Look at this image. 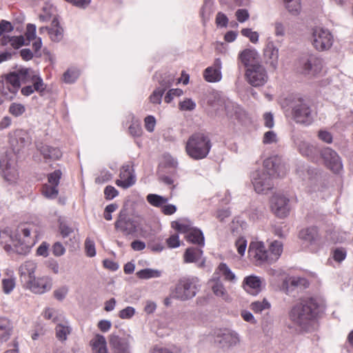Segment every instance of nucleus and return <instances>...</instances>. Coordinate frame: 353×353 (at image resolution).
Returning a JSON list of instances; mask_svg holds the SVG:
<instances>
[{
  "label": "nucleus",
  "instance_id": "nucleus-13",
  "mask_svg": "<svg viewBox=\"0 0 353 353\" xmlns=\"http://www.w3.org/2000/svg\"><path fill=\"white\" fill-rule=\"evenodd\" d=\"M248 255L256 265L269 264L268 252L261 241H252L248 248Z\"/></svg>",
  "mask_w": 353,
  "mask_h": 353
},
{
  "label": "nucleus",
  "instance_id": "nucleus-24",
  "mask_svg": "<svg viewBox=\"0 0 353 353\" xmlns=\"http://www.w3.org/2000/svg\"><path fill=\"white\" fill-rule=\"evenodd\" d=\"M264 57L268 63L276 69L278 65L279 49L272 41H269L264 49Z\"/></svg>",
  "mask_w": 353,
  "mask_h": 353
},
{
  "label": "nucleus",
  "instance_id": "nucleus-11",
  "mask_svg": "<svg viewBox=\"0 0 353 353\" xmlns=\"http://www.w3.org/2000/svg\"><path fill=\"white\" fill-rule=\"evenodd\" d=\"M21 84L32 83L38 92L46 90V85L38 71L30 68H22L18 70Z\"/></svg>",
  "mask_w": 353,
  "mask_h": 353
},
{
  "label": "nucleus",
  "instance_id": "nucleus-27",
  "mask_svg": "<svg viewBox=\"0 0 353 353\" xmlns=\"http://www.w3.org/2000/svg\"><path fill=\"white\" fill-rule=\"evenodd\" d=\"M14 232L9 228L0 231V243L4 244V249L8 252H14Z\"/></svg>",
  "mask_w": 353,
  "mask_h": 353
},
{
  "label": "nucleus",
  "instance_id": "nucleus-60",
  "mask_svg": "<svg viewBox=\"0 0 353 353\" xmlns=\"http://www.w3.org/2000/svg\"><path fill=\"white\" fill-rule=\"evenodd\" d=\"M135 314V309L133 307L128 306L119 312V316L122 319L132 318Z\"/></svg>",
  "mask_w": 353,
  "mask_h": 353
},
{
  "label": "nucleus",
  "instance_id": "nucleus-64",
  "mask_svg": "<svg viewBox=\"0 0 353 353\" xmlns=\"http://www.w3.org/2000/svg\"><path fill=\"white\" fill-rule=\"evenodd\" d=\"M104 194L107 200H112L119 194V192L114 187L108 185L104 190Z\"/></svg>",
  "mask_w": 353,
  "mask_h": 353
},
{
  "label": "nucleus",
  "instance_id": "nucleus-31",
  "mask_svg": "<svg viewBox=\"0 0 353 353\" xmlns=\"http://www.w3.org/2000/svg\"><path fill=\"white\" fill-rule=\"evenodd\" d=\"M268 257L269 264L276 262L283 252V243L280 241H274L269 245Z\"/></svg>",
  "mask_w": 353,
  "mask_h": 353
},
{
  "label": "nucleus",
  "instance_id": "nucleus-54",
  "mask_svg": "<svg viewBox=\"0 0 353 353\" xmlns=\"http://www.w3.org/2000/svg\"><path fill=\"white\" fill-rule=\"evenodd\" d=\"M61 175L62 172L60 170H57L49 174L48 177L49 184L58 186Z\"/></svg>",
  "mask_w": 353,
  "mask_h": 353
},
{
  "label": "nucleus",
  "instance_id": "nucleus-26",
  "mask_svg": "<svg viewBox=\"0 0 353 353\" xmlns=\"http://www.w3.org/2000/svg\"><path fill=\"white\" fill-rule=\"evenodd\" d=\"M243 287L250 294H257L261 291V280L256 276H247L244 279Z\"/></svg>",
  "mask_w": 353,
  "mask_h": 353
},
{
  "label": "nucleus",
  "instance_id": "nucleus-28",
  "mask_svg": "<svg viewBox=\"0 0 353 353\" xmlns=\"http://www.w3.org/2000/svg\"><path fill=\"white\" fill-rule=\"evenodd\" d=\"M110 344L116 353H129V343L126 339L120 338L117 335H111Z\"/></svg>",
  "mask_w": 353,
  "mask_h": 353
},
{
  "label": "nucleus",
  "instance_id": "nucleus-4",
  "mask_svg": "<svg viewBox=\"0 0 353 353\" xmlns=\"http://www.w3.org/2000/svg\"><path fill=\"white\" fill-rule=\"evenodd\" d=\"M200 286V281L197 277H183L177 283L172 296L181 301L190 300L196 295Z\"/></svg>",
  "mask_w": 353,
  "mask_h": 353
},
{
  "label": "nucleus",
  "instance_id": "nucleus-17",
  "mask_svg": "<svg viewBox=\"0 0 353 353\" xmlns=\"http://www.w3.org/2000/svg\"><path fill=\"white\" fill-rule=\"evenodd\" d=\"M290 200L281 194H275L271 199V208L274 214L279 218L286 217L290 210Z\"/></svg>",
  "mask_w": 353,
  "mask_h": 353
},
{
  "label": "nucleus",
  "instance_id": "nucleus-10",
  "mask_svg": "<svg viewBox=\"0 0 353 353\" xmlns=\"http://www.w3.org/2000/svg\"><path fill=\"white\" fill-rule=\"evenodd\" d=\"M240 336L234 330L225 329L219 331L214 338V343L223 350H228L240 343Z\"/></svg>",
  "mask_w": 353,
  "mask_h": 353
},
{
  "label": "nucleus",
  "instance_id": "nucleus-3",
  "mask_svg": "<svg viewBox=\"0 0 353 353\" xmlns=\"http://www.w3.org/2000/svg\"><path fill=\"white\" fill-rule=\"evenodd\" d=\"M212 148V143L208 134L203 132H196L192 134L185 144L187 154L194 160L205 158Z\"/></svg>",
  "mask_w": 353,
  "mask_h": 353
},
{
  "label": "nucleus",
  "instance_id": "nucleus-16",
  "mask_svg": "<svg viewBox=\"0 0 353 353\" xmlns=\"http://www.w3.org/2000/svg\"><path fill=\"white\" fill-rule=\"evenodd\" d=\"M24 287L34 294H42L52 289V279L48 276H35L29 281Z\"/></svg>",
  "mask_w": 353,
  "mask_h": 353
},
{
  "label": "nucleus",
  "instance_id": "nucleus-53",
  "mask_svg": "<svg viewBox=\"0 0 353 353\" xmlns=\"http://www.w3.org/2000/svg\"><path fill=\"white\" fill-rule=\"evenodd\" d=\"M179 109L183 111H192L195 109L196 103L191 99H185L179 104Z\"/></svg>",
  "mask_w": 353,
  "mask_h": 353
},
{
  "label": "nucleus",
  "instance_id": "nucleus-6",
  "mask_svg": "<svg viewBox=\"0 0 353 353\" xmlns=\"http://www.w3.org/2000/svg\"><path fill=\"white\" fill-rule=\"evenodd\" d=\"M1 176L9 183H15L19 174L17 170L16 155L12 150H7L0 155Z\"/></svg>",
  "mask_w": 353,
  "mask_h": 353
},
{
  "label": "nucleus",
  "instance_id": "nucleus-21",
  "mask_svg": "<svg viewBox=\"0 0 353 353\" xmlns=\"http://www.w3.org/2000/svg\"><path fill=\"white\" fill-rule=\"evenodd\" d=\"M37 268V265L33 261H26L19 266V274L23 285L35 277Z\"/></svg>",
  "mask_w": 353,
  "mask_h": 353
},
{
  "label": "nucleus",
  "instance_id": "nucleus-22",
  "mask_svg": "<svg viewBox=\"0 0 353 353\" xmlns=\"http://www.w3.org/2000/svg\"><path fill=\"white\" fill-rule=\"evenodd\" d=\"M208 283L216 296L221 298L225 302H230L232 301V298L218 276H212Z\"/></svg>",
  "mask_w": 353,
  "mask_h": 353
},
{
  "label": "nucleus",
  "instance_id": "nucleus-58",
  "mask_svg": "<svg viewBox=\"0 0 353 353\" xmlns=\"http://www.w3.org/2000/svg\"><path fill=\"white\" fill-rule=\"evenodd\" d=\"M235 246L238 253L241 256H243L247 248V240L243 237L239 238L235 242Z\"/></svg>",
  "mask_w": 353,
  "mask_h": 353
},
{
  "label": "nucleus",
  "instance_id": "nucleus-36",
  "mask_svg": "<svg viewBox=\"0 0 353 353\" xmlns=\"http://www.w3.org/2000/svg\"><path fill=\"white\" fill-rule=\"evenodd\" d=\"M317 172L315 169H311L307 165H300L296 169V174L303 181H309L312 179Z\"/></svg>",
  "mask_w": 353,
  "mask_h": 353
},
{
  "label": "nucleus",
  "instance_id": "nucleus-9",
  "mask_svg": "<svg viewBox=\"0 0 353 353\" xmlns=\"http://www.w3.org/2000/svg\"><path fill=\"white\" fill-rule=\"evenodd\" d=\"M245 78L252 86L260 87L267 83L268 75L265 68L261 63H259L252 65L248 69H246Z\"/></svg>",
  "mask_w": 353,
  "mask_h": 353
},
{
  "label": "nucleus",
  "instance_id": "nucleus-61",
  "mask_svg": "<svg viewBox=\"0 0 353 353\" xmlns=\"http://www.w3.org/2000/svg\"><path fill=\"white\" fill-rule=\"evenodd\" d=\"M332 257L334 261L337 262H341L346 257V251L344 248H336L332 253Z\"/></svg>",
  "mask_w": 353,
  "mask_h": 353
},
{
  "label": "nucleus",
  "instance_id": "nucleus-39",
  "mask_svg": "<svg viewBox=\"0 0 353 353\" xmlns=\"http://www.w3.org/2000/svg\"><path fill=\"white\" fill-rule=\"evenodd\" d=\"M174 81V76L172 74L165 73L159 77V86L157 88L163 90V92L170 88Z\"/></svg>",
  "mask_w": 353,
  "mask_h": 353
},
{
  "label": "nucleus",
  "instance_id": "nucleus-30",
  "mask_svg": "<svg viewBox=\"0 0 353 353\" xmlns=\"http://www.w3.org/2000/svg\"><path fill=\"white\" fill-rule=\"evenodd\" d=\"M37 149L40 151L43 158L47 160H58L62 156L61 150L57 148H52L49 145H37Z\"/></svg>",
  "mask_w": 353,
  "mask_h": 353
},
{
  "label": "nucleus",
  "instance_id": "nucleus-5",
  "mask_svg": "<svg viewBox=\"0 0 353 353\" xmlns=\"http://www.w3.org/2000/svg\"><path fill=\"white\" fill-rule=\"evenodd\" d=\"M302 245L312 252H316L322 248L328 240L321 236L316 227L311 226L302 229L299 233Z\"/></svg>",
  "mask_w": 353,
  "mask_h": 353
},
{
  "label": "nucleus",
  "instance_id": "nucleus-46",
  "mask_svg": "<svg viewBox=\"0 0 353 353\" xmlns=\"http://www.w3.org/2000/svg\"><path fill=\"white\" fill-rule=\"evenodd\" d=\"M270 303L265 299L262 301H255L251 303L250 308L256 313H260L264 310L269 309Z\"/></svg>",
  "mask_w": 353,
  "mask_h": 353
},
{
  "label": "nucleus",
  "instance_id": "nucleus-2",
  "mask_svg": "<svg viewBox=\"0 0 353 353\" xmlns=\"http://www.w3.org/2000/svg\"><path fill=\"white\" fill-rule=\"evenodd\" d=\"M320 307L314 298L303 299L291 309L290 320L301 329L307 330L317 318Z\"/></svg>",
  "mask_w": 353,
  "mask_h": 353
},
{
  "label": "nucleus",
  "instance_id": "nucleus-56",
  "mask_svg": "<svg viewBox=\"0 0 353 353\" xmlns=\"http://www.w3.org/2000/svg\"><path fill=\"white\" fill-rule=\"evenodd\" d=\"M172 227L181 232L189 233L193 229L189 223H183L178 221H172Z\"/></svg>",
  "mask_w": 353,
  "mask_h": 353
},
{
  "label": "nucleus",
  "instance_id": "nucleus-52",
  "mask_svg": "<svg viewBox=\"0 0 353 353\" xmlns=\"http://www.w3.org/2000/svg\"><path fill=\"white\" fill-rule=\"evenodd\" d=\"M241 34L250 39L253 43H256L259 41V33L256 31H252L250 28H243L241 31Z\"/></svg>",
  "mask_w": 353,
  "mask_h": 353
},
{
  "label": "nucleus",
  "instance_id": "nucleus-45",
  "mask_svg": "<svg viewBox=\"0 0 353 353\" xmlns=\"http://www.w3.org/2000/svg\"><path fill=\"white\" fill-rule=\"evenodd\" d=\"M8 42H9L14 48H19L24 44V38L22 36L12 37L4 38V40L1 41L3 45L6 44Z\"/></svg>",
  "mask_w": 353,
  "mask_h": 353
},
{
  "label": "nucleus",
  "instance_id": "nucleus-23",
  "mask_svg": "<svg viewBox=\"0 0 353 353\" xmlns=\"http://www.w3.org/2000/svg\"><path fill=\"white\" fill-rule=\"evenodd\" d=\"M1 77L4 79L6 83L8 84L9 92L15 97L21 85L18 70L3 74Z\"/></svg>",
  "mask_w": 353,
  "mask_h": 353
},
{
  "label": "nucleus",
  "instance_id": "nucleus-44",
  "mask_svg": "<svg viewBox=\"0 0 353 353\" xmlns=\"http://www.w3.org/2000/svg\"><path fill=\"white\" fill-rule=\"evenodd\" d=\"M43 194L48 199H54L58 195L57 186L51 184H45L42 190Z\"/></svg>",
  "mask_w": 353,
  "mask_h": 353
},
{
  "label": "nucleus",
  "instance_id": "nucleus-18",
  "mask_svg": "<svg viewBox=\"0 0 353 353\" xmlns=\"http://www.w3.org/2000/svg\"><path fill=\"white\" fill-rule=\"evenodd\" d=\"M321 156L326 165L334 172H339L343 168V163L338 154L330 148L321 151Z\"/></svg>",
  "mask_w": 353,
  "mask_h": 353
},
{
  "label": "nucleus",
  "instance_id": "nucleus-7",
  "mask_svg": "<svg viewBox=\"0 0 353 353\" xmlns=\"http://www.w3.org/2000/svg\"><path fill=\"white\" fill-rule=\"evenodd\" d=\"M310 39L314 48L320 52L330 50L334 43L332 32L321 27H315L312 30Z\"/></svg>",
  "mask_w": 353,
  "mask_h": 353
},
{
  "label": "nucleus",
  "instance_id": "nucleus-19",
  "mask_svg": "<svg viewBox=\"0 0 353 353\" xmlns=\"http://www.w3.org/2000/svg\"><path fill=\"white\" fill-rule=\"evenodd\" d=\"M293 141L299 153L314 161L319 153L317 147L299 137H294Z\"/></svg>",
  "mask_w": 353,
  "mask_h": 353
},
{
  "label": "nucleus",
  "instance_id": "nucleus-33",
  "mask_svg": "<svg viewBox=\"0 0 353 353\" xmlns=\"http://www.w3.org/2000/svg\"><path fill=\"white\" fill-rule=\"evenodd\" d=\"M71 331L72 328L68 321L59 323L55 327L56 337L61 342L65 341Z\"/></svg>",
  "mask_w": 353,
  "mask_h": 353
},
{
  "label": "nucleus",
  "instance_id": "nucleus-57",
  "mask_svg": "<svg viewBox=\"0 0 353 353\" xmlns=\"http://www.w3.org/2000/svg\"><path fill=\"white\" fill-rule=\"evenodd\" d=\"M164 94L163 90L156 88L150 96V101L154 104H160L161 103L162 97Z\"/></svg>",
  "mask_w": 353,
  "mask_h": 353
},
{
  "label": "nucleus",
  "instance_id": "nucleus-12",
  "mask_svg": "<svg viewBox=\"0 0 353 353\" xmlns=\"http://www.w3.org/2000/svg\"><path fill=\"white\" fill-rule=\"evenodd\" d=\"M30 229L27 227L19 228L14 232V252L25 254L30 250L32 242L30 241Z\"/></svg>",
  "mask_w": 353,
  "mask_h": 353
},
{
  "label": "nucleus",
  "instance_id": "nucleus-1",
  "mask_svg": "<svg viewBox=\"0 0 353 353\" xmlns=\"http://www.w3.org/2000/svg\"><path fill=\"white\" fill-rule=\"evenodd\" d=\"M288 170V165L279 156H273L263 161V169L251 173L250 179L254 190L264 193L273 187V177H283Z\"/></svg>",
  "mask_w": 353,
  "mask_h": 353
},
{
  "label": "nucleus",
  "instance_id": "nucleus-50",
  "mask_svg": "<svg viewBox=\"0 0 353 353\" xmlns=\"http://www.w3.org/2000/svg\"><path fill=\"white\" fill-rule=\"evenodd\" d=\"M15 287V279L8 278L2 280V288L5 294H9Z\"/></svg>",
  "mask_w": 353,
  "mask_h": 353
},
{
  "label": "nucleus",
  "instance_id": "nucleus-40",
  "mask_svg": "<svg viewBox=\"0 0 353 353\" xmlns=\"http://www.w3.org/2000/svg\"><path fill=\"white\" fill-rule=\"evenodd\" d=\"M136 274L140 279H150L159 278L162 272L159 270L145 268L138 271Z\"/></svg>",
  "mask_w": 353,
  "mask_h": 353
},
{
  "label": "nucleus",
  "instance_id": "nucleus-32",
  "mask_svg": "<svg viewBox=\"0 0 353 353\" xmlns=\"http://www.w3.org/2000/svg\"><path fill=\"white\" fill-rule=\"evenodd\" d=\"M12 325L10 319L6 317H0V342L7 341L12 334Z\"/></svg>",
  "mask_w": 353,
  "mask_h": 353
},
{
  "label": "nucleus",
  "instance_id": "nucleus-43",
  "mask_svg": "<svg viewBox=\"0 0 353 353\" xmlns=\"http://www.w3.org/2000/svg\"><path fill=\"white\" fill-rule=\"evenodd\" d=\"M147 201L154 207H162L164 204L167 203L168 199L158 194H149L147 196Z\"/></svg>",
  "mask_w": 353,
  "mask_h": 353
},
{
  "label": "nucleus",
  "instance_id": "nucleus-20",
  "mask_svg": "<svg viewBox=\"0 0 353 353\" xmlns=\"http://www.w3.org/2000/svg\"><path fill=\"white\" fill-rule=\"evenodd\" d=\"M136 182L134 171L130 165H123L119 173V179H117L115 183L117 186L127 189L133 185Z\"/></svg>",
  "mask_w": 353,
  "mask_h": 353
},
{
  "label": "nucleus",
  "instance_id": "nucleus-41",
  "mask_svg": "<svg viewBox=\"0 0 353 353\" xmlns=\"http://www.w3.org/2000/svg\"><path fill=\"white\" fill-rule=\"evenodd\" d=\"M188 241L198 244L199 245H204V236L200 230L193 228L188 234H187Z\"/></svg>",
  "mask_w": 353,
  "mask_h": 353
},
{
  "label": "nucleus",
  "instance_id": "nucleus-47",
  "mask_svg": "<svg viewBox=\"0 0 353 353\" xmlns=\"http://www.w3.org/2000/svg\"><path fill=\"white\" fill-rule=\"evenodd\" d=\"M79 74L77 69H69L63 74V81L68 83H73L78 79Z\"/></svg>",
  "mask_w": 353,
  "mask_h": 353
},
{
  "label": "nucleus",
  "instance_id": "nucleus-42",
  "mask_svg": "<svg viewBox=\"0 0 353 353\" xmlns=\"http://www.w3.org/2000/svg\"><path fill=\"white\" fill-rule=\"evenodd\" d=\"M285 9L294 16L299 14L301 12L300 0H283Z\"/></svg>",
  "mask_w": 353,
  "mask_h": 353
},
{
  "label": "nucleus",
  "instance_id": "nucleus-34",
  "mask_svg": "<svg viewBox=\"0 0 353 353\" xmlns=\"http://www.w3.org/2000/svg\"><path fill=\"white\" fill-rule=\"evenodd\" d=\"M48 34L52 41L54 42L60 41L63 37V30L59 26L57 19L52 21V27L48 30Z\"/></svg>",
  "mask_w": 353,
  "mask_h": 353
},
{
  "label": "nucleus",
  "instance_id": "nucleus-63",
  "mask_svg": "<svg viewBox=\"0 0 353 353\" xmlns=\"http://www.w3.org/2000/svg\"><path fill=\"white\" fill-rule=\"evenodd\" d=\"M274 34L276 37H284L285 34V26L281 21H276L274 23Z\"/></svg>",
  "mask_w": 353,
  "mask_h": 353
},
{
  "label": "nucleus",
  "instance_id": "nucleus-35",
  "mask_svg": "<svg viewBox=\"0 0 353 353\" xmlns=\"http://www.w3.org/2000/svg\"><path fill=\"white\" fill-rule=\"evenodd\" d=\"M203 251L198 248H189L184 253L185 263H196L201 259Z\"/></svg>",
  "mask_w": 353,
  "mask_h": 353
},
{
  "label": "nucleus",
  "instance_id": "nucleus-29",
  "mask_svg": "<svg viewBox=\"0 0 353 353\" xmlns=\"http://www.w3.org/2000/svg\"><path fill=\"white\" fill-rule=\"evenodd\" d=\"M213 276H218L219 278L220 276H221L223 277L225 281L231 283H236V275L225 263H221L219 265V266L215 270Z\"/></svg>",
  "mask_w": 353,
  "mask_h": 353
},
{
  "label": "nucleus",
  "instance_id": "nucleus-59",
  "mask_svg": "<svg viewBox=\"0 0 353 353\" xmlns=\"http://www.w3.org/2000/svg\"><path fill=\"white\" fill-rule=\"evenodd\" d=\"M183 94V90L179 88L170 89L165 96L164 100L167 103H170L174 97H179Z\"/></svg>",
  "mask_w": 353,
  "mask_h": 353
},
{
  "label": "nucleus",
  "instance_id": "nucleus-55",
  "mask_svg": "<svg viewBox=\"0 0 353 353\" xmlns=\"http://www.w3.org/2000/svg\"><path fill=\"white\" fill-rule=\"evenodd\" d=\"M129 132L132 136L137 137L142 134V128L138 121H132L129 127Z\"/></svg>",
  "mask_w": 353,
  "mask_h": 353
},
{
  "label": "nucleus",
  "instance_id": "nucleus-8",
  "mask_svg": "<svg viewBox=\"0 0 353 353\" xmlns=\"http://www.w3.org/2000/svg\"><path fill=\"white\" fill-rule=\"evenodd\" d=\"M292 118L297 123L310 125L314 119L312 110L309 103L303 99H299L292 108Z\"/></svg>",
  "mask_w": 353,
  "mask_h": 353
},
{
  "label": "nucleus",
  "instance_id": "nucleus-14",
  "mask_svg": "<svg viewBox=\"0 0 353 353\" xmlns=\"http://www.w3.org/2000/svg\"><path fill=\"white\" fill-rule=\"evenodd\" d=\"M117 231L124 236L132 235L137 231V225L134 220L128 216L125 211L121 210L114 223Z\"/></svg>",
  "mask_w": 353,
  "mask_h": 353
},
{
  "label": "nucleus",
  "instance_id": "nucleus-25",
  "mask_svg": "<svg viewBox=\"0 0 353 353\" xmlns=\"http://www.w3.org/2000/svg\"><path fill=\"white\" fill-rule=\"evenodd\" d=\"M239 59L246 69L252 65L261 63L259 56L255 50L245 49L239 54Z\"/></svg>",
  "mask_w": 353,
  "mask_h": 353
},
{
  "label": "nucleus",
  "instance_id": "nucleus-49",
  "mask_svg": "<svg viewBox=\"0 0 353 353\" xmlns=\"http://www.w3.org/2000/svg\"><path fill=\"white\" fill-rule=\"evenodd\" d=\"M0 95L9 101L14 98V95L11 94L8 90V84L6 83V81L1 77H0Z\"/></svg>",
  "mask_w": 353,
  "mask_h": 353
},
{
  "label": "nucleus",
  "instance_id": "nucleus-37",
  "mask_svg": "<svg viewBox=\"0 0 353 353\" xmlns=\"http://www.w3.org/2000/svg\"><path fill=\"white\" fill-rule=\"evenodd\" d=\"M90 343L94 353H108L106 341L103 336L97 334Z\"/></svg>",
  "mask_w": 353,
  "mask_h": 353
},
{
  "label": "nucleus",
  "instance_id": "nucleus-48",
  "mask_svg": "<svg viewBox=\"0 0 353 353\" xmlns=\"http://www.w3.org/2000/svg\"><path fill=\"white\" fill-rule=\"evenodd\" d=\"M212 4L213 3L212 2H207L206 1H204V4L200 11V15L203 23H205V21H208L210 19V16L212 12Z\"/></svg>",
  "mask_w": 353,
  "mask_h": 353
},
{
  "label": "nucleus",
  "instance_id": "nucleus-15",
  "mask_svg": "<svg viewBox=\"0 0 353 353\" xmlns=\"http://www.w3.org/2000/svg\"><path fill=\"white\" fill-rule=\"evenodd\" d=\"M301 72L310 76L319 73L323 68L322 60L315 55L310 54L300 59Z\"/></svg>",
  "mask_w": 353,
  "mask_h": 353
},
{
  "label": "nucleus",
  "instance_id": "nucleus-51",
  "mask_svg": "<svg viewBox=\"0 0 353 353\" xmlns=\"http://www.w3.org/2000/svg\"><path fill=\"white\" fill-rule=\"evenodd\" d=\"M25 111V106L21 103H13L9 108L10 113L17 117L22 115Z\"/></svg>",
  "mask_w": 353,
  "mask_h": 353
},
{
  "label": "nucleus",
  "instance_id": "nucleus-38",
  "mask_svg": "<svg viewBox=\"0 0 353 353\" xmlns=\"http://www.w3.org/2000/svg\"><path fill=\"white\" fill-rule=\"evenodd\" d=\"M205 79L211 83L218 82L222 78L221 72L219 69H214L213 67H208L204 71Z\"/></svg>",
  "mask_w": 353,
  "mask_h": 353
},
{
  "label": "nucleus",
  "instance_id": "nucleus-62",
  "mask_svg": "<svg viewBox=\"0 0 353 353\" xmlns=\"http://www.w3.org/2000/svg\"><path fill=\"white\" fill-rule=\"evenodd\" d=\"M215 21L218 27L225 28L228 23V18L225 14L219 12L216 16Z\"/></svg>",
  "mask_w": 353,
  "mask_h": 353
}]
</instances>
